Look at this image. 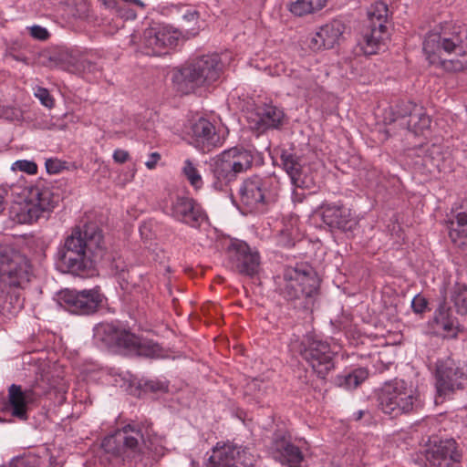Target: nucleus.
<instances>
[{
    "label": "nucleus",
    "instance_id": "nucleus-1",
    "mask_svg": "<svg viewBox=\"0 0 467 467\" xmlns=\"http://www.w3.org/2000/svg\"><path fill=\"white\" fill-rule=\"evenodd\" d=\"M105 255L102 229L96 223H87L75 226L66 236L57 248L56 265L62 273L85 277L93 275Z\"/></svg>",
    "mask_w": 467,
    "mask_h": 467
},
{
    "label": "nucleus",
    "instance_id": "nucleus-2",
    "mask_svg": "<svg viewBox=\"0 0 467 467\" xmlns=\"http://www.w3.org/2000/svg\"><path fill=\"white\" fill-rule=\"evenodd\" d=\"M152 423L149 420H132L106 436L101 447L115 457L130 458L144 465L152 464L164 454V447L155 443Z\"/></svg>",
    "mask_w": 467,
    "mask_h": 467
},
{
    "label": "nucleus",
    "instance_id": "nucleus-3",
    "mask_svg": "<svg viewBox=\"0 0 467 467\" xmlns=\"http://www.w3.org/2000/svg\"><path fill=\"white\" fill-rule=\"evenodd\" d=\"M93 340L99 348L127 357L158 358L163 348L152 339L141 337L119 322H101L93 329Z\"/></svg>",
    "mask_w": 467,
    "mask_h": 467
},
{
    "label": "nucleus",
    "instance_id": "nucleus-4",
    "mask_svg": "<svg viewBox=\"0 0 467 467\" xmlns=\"http://www.w3.org/2000/svg\"><path fill=\"white\" fill-rule=\"evenodd\" d=\"M467 35L459 26L429 34L423 41V52L430 64L446 71L467 69Z\"/></svg>",
    "mask_w": 467,
    "mask_h": 467
},
{
    "label": "nucleus",
    "instance_id": "nucleus-5",
    "mask_svg": "<svg viewBox=\"0 0 467 467\" xmlns=\"http://www.w3.org/2000/svg\"><path fill=\"white\" fill-rule=\"evenodd\" d=\"M275 291L295 308L309 309L320 287V278L314 267L306 262L285 266L276 276Z\"/></svg>",
    "mask_w": 467,
    "mask_h": 467
},
{
    "label": "nucleus",
    "instance_id": "nucleus-6",
    "mask_svg": "<svg viewBox=\"0 0 467 467\" xmlns=\"http://www.w3.org/2000/svg\"><path fill=\"white\" fill-rule=\"evenodd\" d=\"M222 71L223 62L217 53L203 55L174 68L171 81L177 92L189 95L214 83Z\"/></svg>",
    "mask_w": 467,
    "mask_h": 467
},
{
    "label": "nucleus",
    "instance_id": "nucleus-7",
    "mask_svg": "<svg viewBox=\"0 0 467 467\" xmlns=\"http://www.w3.org/2000/svg\"><path fill=\"white\" fill-rule=\"evenodd\" d=\"M25 204L17 213L20 223H34L40 219L47 220L60 202V195L43 180L24 189Z\"/></svg>",
    "mask_w": 467,
    "mask_h": 467
},
{
    "label": "nucleus",
    "instance_id": "nucleus-8",
    "mask_svg": "<svg viewBox=\"0 0 467 467\" xmlns=\"http://www.w3.org/2000/svg\"><path fill=\"white\" fill-rule=\"evenodd\" d=\"M378 407L390 418L416 412L423 407V401L416 389H408L403 379L387 382L378 394Z\"/></svg>",
    "mask_w": 467,
    "mask_h": 467
},
{
    "label": "nucleus",
    "instance_id": "nucleus-9",
    "mask_svg": "<svg viewBox=\"0 0 467 467\" xmlns=\"http://www.w3.org/2000/svg\"><path fill=\"white\" fill-rule=\"evenodd\" d=\"M57 304L65 311L77 316L90 317L97 314L107 302L100 286L89 289H63L57 294Z\"/></svg>",
    "mask_w": 467,
    "mask_h": 467
},
{
    "label": "nucleus",
    "instance_id": "nucleus-10",
    "mask_svg": "<svg viewBox=\"0 0 467 467\" xmlns=\"http://www.w3.org/2000/svg\"><path fill=\"white\" fill-rule=\"evenodd\" d=\"M298 351L319 379H325L335 368L337 352L327 340L307 335L302 339Z\"/></svg>",
    "mask_w": 467,
    "mask_h": 467
},
{
    "label": "nucleus",
    "instance_id": "nucleus-11",
    "mask_svg": "<svg viewBox=\"0 0 467 467\" xmlns=\"http://www.w3.org/2000/svg\"><path fill=\"white\" fill-rule=\"evenodd\" d=\"M467 386V373L461 364L451 358L438 359L435 368L436 403L451 399Z\"/></svg>",
    "mask_w": 467,
    "mask_h": 467
},
{
    "label": "nucleus",
    "instance_id": "nucleus-12",
    "mask_svg": "<svg viewBox=\"0 0 467 467\" xmlns=\"http://www.w3.org/2000/svg\"><path fill=\"white\" fill-rule=\"evenodd\" d=\"M182 37L181 29L169 24L152 22L143 31L142 48L147 56L160 57L174 49Z\"/></svg>",
    "mask_w": 467,
    "mask_h": 467
},
{
    "label": "nucleus",
    "instance_id": "nucleus-13",
    "mask_svg": "<svg viewBox=\"0 0 467 467\" xmlns=\"http://www.w3.org/2000/svg\"><path fill=\"white\" fill-rule=\"evenodd\" d=\"M227 265L238 274L254 277L260 266V255L253 251L247 243L239 239H232L226 248Z\"/></svg>",
    "mask_w": 467,
    "mask_h": 467
},
{
    "label": "nucleus",
    "instance_id": "nucleus-14",
    "mask_svg": "<svg viewBox=\"0 0 467 467\" xmlns=\"http://www.w3.org/2000/svg\"><path fill=\"white\" fill-rule=\"evenodd\" d=\"M100 264L109 268L121 290L130 293L143 286V274L139 273L133 264L126 262L118 253L107 251V255Z\"/></svg>",
    "mask_w": 467,
    "mask_h": 467
},
{
    "label": "nucleus",
    "instance_id": "nucleus-15",
    "mask_svg": "<svg viewBox=\"0 0 467 467\" xmlns=\"http://www.w3.org/2000/svg\"><path fill=\"white\" fill-rule=\"evenodd\" d=\"M321 220L331 231L338 230L348 237H353L358 229V221L350 209L341 202H323L320 206Z\"/></svg>",
    "mask_w": 467,
    "mask_h": 467
},
{
    "label": "nucleus",
    "instance_id": "nucleus-16",
    "mask_svg": "<svg viewBox=\"0 0 467 467\" xmlns=\"http://www.w3.org/2000/svg\"><path fill=\"white\" fill-rule=\"evenodd\" d=\"M281 166L289 176L295 188L311 190L316 186V177L311 168L301 163V158L292 149L280 150Z\"/></svg>",
    "mask_w": 467,
    "mask_h": 467
},
{
    "label": "nucleus",
    "instance_id": "nucleus-17",
    "mask_svg": "<svg viewBox=\"0 0 467 467\" xmlns=\"http://www.w3.org/2000/svg\"><path fill=\"white\" fill-rule=\"evenodd\" d=\"M163 211L174 220L192 228L200 227L206 217L202 206L188 196L177 195Z\"/></svg>",
    "mask_w": 467,
    "mask_h": 467
},
{
    "label": "nucleus",
    "instance_id": "nucleus-18",
    "mask_svg": "<svg viewBox=\"0 0 467 467\" xmlns=\"http://www.w3.org/2000/svg\"><path fill=\"white\" fill-rule=\"evenodd\" d=\"M253 464L254 457L247 447L226 443L213 450L206 467H250Z\"/></svg>",
    "mask_w": 467,
    "mask_h": 467
},
{
    "label": "nucleus",
    "instance_id": "nucleus-19",
    "mask_svg": "<svg viewBox=\"0 0 467 467\" xmlns=\"http://www.w3.org/2000/svg\"><path fill=\"white\" fill-rule=\"evenodd\" d=\"M426 467H461L462 453L453 439L440 441L426 451Z\"/></svg>",
    "mask_w": 467,
    "mask_h": 467
},
{
    "label": "nucleus",
    "instance_id": "nucleus-20",
    "mask_svg": "<svg viewBox=\"0 0 467 467\" xmlns=\"http://www.w3.org/2000/svg\"><path fill=\"white\" fill-rule=\"evenodd\" d=\"M288 122L284 109L273 103H264L257 106L254 118H250L249 123L252 130L258 133L268 130H281Z\"/></svg>",
    "mask_w": 467,
    "mask_h": 467
},
{
    "label": "nucleus",
    "instance_id": "nucleus-21",
    "mask_svg": "<svg viewBox=\"0 0 467 467\" xmlns=\"http://www.w3.org/2000/svg\"><path fill=\"white\" fill-rule=\"evenodd\" d=\"M7 401L2 410L9 411L11 416L20 421L28 420L29 406L36 400V394L31 388L11 384L8 387Z\"/></svg>",
    "mask_w": 467,
    "mask_h": 467
},
{
    "label": "nucleus",
    "instance_id": "nucleus-22",
    "mask_svg": "<svg viewBox=\"0 0 467 467\" xmlns=\"http://www.w3.org/2000/svg\"><path fill=\"white\" fill-rule=\"evenodd\" d=\"M208 181L211 187L218 192H227L231 190V183L235 182L240 174L231 161L223 158L221 153L208 162Z\"/></svg>",
    "mask_w": 467,
    "mask_h": 467
},
{
    "label": "nucleus",
    "instance_id": "nucleus-23",
    "mask_svg": "<svg viewBox=\"0 0 467 467\" xmlns=\"http://www.w3.org/2000/svg\"><path fill=\"white\" fill-rule=\"evenodd\" d=\"M271 450L281 463L289 467H296L304 460L301 450L292 443L291 435L285 429H277L273 433Z\"/></svg>",
    "mask_w": 467,
    "mask_h": 467
},
{
    "label": "nucleus",
    "instance_id": "nucleus-24",
    "mask_svg": "<svg viewBox=\"0 0 467 467\" xmlns=\"http://www.w3.org/2000/svg\"><path fill=\"white\" fill-rule=\"evenodd\" d=\"M271 178H261L257 175L244 180L238 190L242 203L250 210L257 209L265 204L266 191L271 184Z\"/></svg>",
    "mask_w": 467,
    "mask_h": 467
},
{
    "label": "nucleus",
    "instance_id": "nucleus-25",
    "mask_svg": "<svg viewBox=\"0 0 467 467\" xmlns=\"http://www.w3.org/2000/svg\"><path fill=\"white\" fill-rule=\"evenodd\" d=\"M191 144L202 152H209L222 145V139L214 125L204 118L199 119L191 127Z\"/></svg>",
    "mask_w": 467,
    "mask_h": 467
},
{
    "label": "nucleus",
    "instance_id": "nucleus-26",
    "mask_svg": "<svg viewBox=\"0 0 467 467\" xmlns=\"http://www.w3.org/2000/svg\"><path fill=\"white\" fill-rule=\"evenodd\" d=\"M451 213L452 218L447 221L449 238L454 246L467 252V201Z\"/></svg>",
    "mask_w": 467,
    "mask_h": 467
},
{
    "label": "nucleus",
    "instance_id": "nucleus-27",
    "mask_svg": "<svg viewBox=\"0 0 467 467\" xmlns=\"http://www.w3.org/2000/svg\"><path fill=\"white\" fill-rule=\"evenodd\" d=\"M223 158L231 161V164L241 174L251 169L254 164L263 163V155L255 149L235 146L222 152Z\"/></svg>",
    "mask_w": 467,
    "mask_h": 467
},
{
    "label": "nucleus",
    "instance_id": "nucleus-28",
    "mask_svg": "<svg viewBox=\"0 0 467 467\" xmlns=\"http://www.w3.org/2000/svg\"><path fill=\"white\" fill-rule=\"evenodd\" d=\"M386 36V31H379L375 26H367L358 38L357 54H363L365 56L377 54L384 45Z\"/></svg>",
    "mask_w": 467,
    "mask_h": 467
},
{
    "label": "nucleus",
    "instance_id": "nucleus-29",
    "mask_svg": "<svg viewBox=\"0 0 467 467\" xmlns=\"http://www.w3.org/2000/svg\"><path fill=\"white\" fill-rule=\"evenodd\" d=\"M433 322L437 332H442L444 337H455L459 332V321L452 317L451 309L445 300L436 310Z\"/></svg>",
    "mask_w": 467,
    "mask_h": 467
},
{
    "label": "nucleus",
    "instance_id": "nucleus-30",
    "mask_svg": "<svg viewBox=\"0 0 467 467\" xmlns=\"http://www.w3.org/2000/svg\"><path fill=\"white\" fill-rule=\"evenodd\" d=\"M368 377V369L363 367H358L351 369L349 372L337 375L333 379V383L346 389H354L365 381Z\"/></svg>",
    "mask_w": 467,
    "mask_h": 467
},
{
    "label": "nucleus",
    "instance_id": "nucleus-31",
    "mask_svg": "<svg viewBox=\"0 0 467 467\" xmlns=\"http://www.w3.org/2000/svg\"><path fill=\"white\" fill-rule=\"evenodd\" d=\"M419 105L410 100H399L386 110L384 121L391 124L399 119L410 118Z\"/></svg>",
    "mask_w": 467,
    "mask_h": 467
},
{
    "label": "nucleus",
    "instance_id": "nucleus-32",
    "mask_svg": "<svg viewBox=\"0 0 467 467\" xmlns=\"http://www.w3.org/2000/svg\"><path fill=\"white\" fill-rule=\"evenodd\" d=\"M327 0H295L287 3V9L295 16H304L316 13L325 7Z\"/></svg>",
    "mask_w": 467,
    "mask_h": 467
},
{
    "label": "nucleus",
    "instance_id": "nucleus-33",
    "mask_svg": "<svg viewBox=\"0 0 467 467\" xmlns=\"http://www.w3.org/2000/svg\"><path fill=\"white\" fill-rule=\"evenodd\" d=\"M345 30V25L339 20H334L319 28L324 40L325 49H330L338 42Z\"/></svg>",
    "mask_w": 467,
    "mask_h": 467
},
{
    "label": "nucleus",
    "instance_id": "nucleus-34",
    "mask_svg": "<svg viewBox=\"0 0 467 467\" xmlns=\"http://www.w3.org/2000/svg\"><path fill=\"white\" fill-rule=\"evenodd\" d=\"M368 26H375L379 31H386V23L389 17V8L387 4L378 1L372 4L368 11Z\"/></svg>",
    "mask_w": 467,
    "mask_h": 467
},
{
    "label": "nucleus",
    "instance_id": "nucleus-35",
    "mask_svg": "<svg viewBox=\"0 0 467 467\" xmlns=\"http://www.w3.org/2000/svg\"><path fill=\"white\" fill-rule=\"evenodd\" d=\"M431 118L422 106L419 105L406 122L407 130L415 135L421 134L431 126Z\"/></svg>",
    "mask_w": 467,
    "mask_h": 467
},
{
    "label": "nucleus",
    "instance_id": "nucleus-36",
    "mask_svg": "<svg viewBox=\"0 0 467 467\" xmlns=\"http://www.w3.org/2000/svg\"><path fill=\"white\" fill-rule=\"evenodd\" d=\"M76 70L89 80H96L102 76V66L99 60L80 57L76 62Z\"/></svg>",
    "mask_w": 467,
    "mask_h": 467
},
{
    "label": "nucleus",
    "instance_id": "nucleus-37",
    "mask_svg": "<svg viewBox=\"0 0 467 467\" xmlns=\"http://www.w3.org/2000/svg\"><path fill=\"white\" fill-rule=\"evenodd\" d=\"M450 302L453 304L457 314H467V286L456 283L450 292Z\"/></svg>",
    "mask_w": 467,
    "mask_h": 467
},
{
    "label": "nucleus",
    "instance_id": "nucleus-38",
    "mask_svg": "<svg viewBox=\"0 0 467 467\" xmlns=\"http://www.w3.org/2000/svg\"><path fill=\"white\" fill-rule=\"evenodd\" d=\"M182 172L184 177L187 179L189 183L195 189L199 190L203 185V181L200 171H198L196 165L190 160L187 159L183 161V166L182 169Z\"/></svg>",
    "mask_w": 467,
    "mask_h": 467
},
{
    "label": "nucleus",
    "instance_id": "nucleus-39",
    "mask_svg": "<svg viewBox=\"0 0 467 467\" xmlns=\"http://www.w3.org/2000/svg\"><path fill=\"white\" fill-rule=\"evenodd\" d=\"M21 45L18 43H14L9 46L5 50V57L11 58L15 61L21 62L26 66L29 65V57L20 52Z\"/></svg>",
    "mask_w": 467,
    "mask_h": 467
},
{
    "label": "nucleus",
    "instance_id": "nucleus-40",
    "mask_svg": "<svg viewBox=\"0 0 467 467\" xmlns=\"http://www.w3.org/2000/svg\"><path fill=\"white\" fill-rule=\"evenodd\" d=\"M13 171H24L27 174L33 175L37 172V165L33 161L18 160L12 164Z\"/></svg>",
    "mask_w": 467,
    "mask_h": 467
},
{
    "label": "nucleus",
    "instance_id": "nucleus-41",
    "mask_svg": "<svg viewBox=\"0 0 467 467\" xmlns=\"http://www.w3.org/2000/svg\"><path fill=\"white\" fill-rule=\"evenodd\" d=\"M141 388L145 391H150L152 393L156 392H168L169 385L165 381H161L159 379H149L145 380L141 385Z\"/></svg>",
    "mask_w": 467,
    "mask_h": 467
},
{
    "label": "nucleus",
    "instance_id": "nucleus-42",
    "mask_svg": "<svg viewBox=\"0 0 467 467\" xmlns=\"http://www.w3.org/2000/svg\"><path fill=\"white\" fill-rule=\"evenodd\" d=\"M27 30L29 35L36 40L39 41H47L50 37V34L48 30L41 26L34 25L32 26H28Z\"/></svg>",
    "mask_w": 467,
    "mask_h": 467
},
{
    "label": "nucleus",
    "instance_id": "nucleus-43",
    "mask_svg": "<svg viewBox=\"0 0 467 467\" xmlns=\"http://www.w3.org/2000/svg\"><path fill=\"white\" fill-rule=\"evenodd\" d=\"M35 96L40 100L41 104L48 109L54 107V99L50 95L49 91L41 87H37L35 91Z\"/></svg>",
    "mask_w": 467,
    "mask_h": 467
},
{
    "label": "nucleus",
    "instance_id": "nucleus-44",
    "mask_svg": "<svg viewBox=\"0 0 467 467\" xmlns=\"http://www.w3.org/2000/svg\"><path fill=\"white\" fill-rule=\"evenodd\" d=\"M182 17L183 22L187 24L186 26L189 27V29H193V27L191 26H194L198 23L200 14L195 9L186 8L182 13ZM186 30H188V28Z\"/></svg>",
    "mask_w": 467,
    "mask_h": 467
},
{
    "label": "nucleus",
    "instance_id": "nucleus-45",
    "mask_svg": "<svg viewBox=\"0 0 467 467\" xmlns=\"http://www.w3.org/2000/svg\"><path fill=\"white\" fill-rule=\"evenodd\" d=\"M66 161H62L58 159H47L46 161V170L49 174H57L64 169H66Z\"/></svg>",
    "mask_w": 467,
    "mask_h": 467
},
{
    "label": "nucleus",
    "instance_id": "nucleus-46",
    "mask_svg": "<svg viewBox=\"0 0 467 467\" xmlns=\"http://www.w3.org/2000/svg\"><path fill=\"white\" fill-rule=\"evenodd\" d=\"M306 43L310 49L313 51L320 50L321 48H325L324 40L322 39L320 36L319 30L310 34L306 37Z\"/></svg>",
    "mask_w": 467,
    "mask_h": 467
},
{
    "label": "nucleus",
    "instance_id": "nucleus-47",
    "mask_svg": "<svg viewBox=\"0 0 467 467\" xmlns=\"http://www.w3.org/2000/svg\"><path fill=\"white\" fill-rule=\"evenodd\" d=\"M428 306V301L425 297L420 296V295L414 296L411 301V307L413 311L417 314H422L425 312Z\"/></svg>",
    "mask_w": 467,
    "mask_h": 467
},
{
    "label": "nucleus",
    "instance_id": "nucleus-48",
    "mask_svg": "<svg viewBox=\"0 0 467 467\" xmlns=\"http://www.w3.org/2000/svg\"><path fill=\"white\" fill-rule=\"evenodd\" d=\"M113 160L116 163H125L130 159V154L127 150L117 149L113 152Z\"/></svg>",
    "mask_w": 467,
    "mask_h": 467
},
{
    "label": "nucleus",
    "instance_id": "nucleus-49",
    "mask_svg": "<svg viewBox=\"0 0 467 467\" xmlns=\"http://www.w3.org/2000/svg\"><path fill=\"white\" fill-rule=\"evenodd\" d=\"M5 118L10 120H20L23 118L21 110L17 109H8L5 110Z\"/></svg>",
    "mask_w": 467,
    "mask_h": 467
},
{
    "label": "nucleus",
    "instance_id": "nucleus-50",
    "mask_svg": "<svg viewBox=\"0 0 467 467\" xmlns=\"http://www.w3.org/2000/svg\"><path fill=\"white\" fill-rule=\"evenodd\" d=\"M279 244L285 247H292L295 245V241L293 238L290 237V235L285 233L282 232L281 236L279 238Z\"/></svg>",
    "mask_w": 467,
    "mask_h": 467
},
{
    "label": "nucleus",
    "instance_id": "nucleus-51",
    "mask_svg": "<svg viewBox=\"0 0 467 467\" xmlns=\"http://www.w3.org/2000/svg\"><path fill=\"white\" fill-rule=\"evenodd\" d=\"M161 155L158 152H152L149 160L145 162L148 169L152 170L156 167L157 162L160 161Z\"/></svg>",
    "mask_w": 467,
    "mask_h": 467
},
{
    "label": "nucleus",
    "instance_id": "nucleus-52",
    "mask_svg": "<svg viewBox=\"0 0 467 467\" xmlns=\"http://www.w3.org/2000/svg\"><path fill=\"white\" fill-rule=\"evenodd\" d=\"M102 5L109 9H116L119 7V0H100Z\"/></svg>",
    "mask_w": 467,
    "mask_h": 467
},
{
    "label": "nucleus",
    "instance_id": "nucleus-53",
    "mask_svg": "<svg viewBox=\"0 0 467 467\" xmlns=\"http://www.w3.org/2000/svg\"><path fill=\"white\" fill-rule=\"evenodd\" d=\"M298 189L299 188L294 189L293 193H292V198H293L294 202H302L306 196H305L304 192H299Z\"/></svg>",
    "mask_w": 467,
    "mask_h": 467
},
{
    "label": "nucleus",
    "instance_id": "nucleus-54",
    "mask_svg": "<svg viewBox=\"0 0 467 467\" xmlns=\"http://www.w3.org/2000/svg\"><path fill=\"white\" fill-rule=\"evenodd\" d=\"M121 1L128 5L137 6L140 9H143L145 7V5L141 0H121Z\"/></svg>",
    "mask_w": 467,
    "mask_h": 467
},
{
    "label": "nucleus",
    "instance_id": "nucleus-55",
    "mask_svg": "<svg viewBox=\"0 0 467 467\" xmlns=\"http://www.w3.org/2000/svg\"><path fill=\"white\" fill-rule=\"evenodd\" d=\"M365 414H369V412L368 410H360L353 414V419L357 421L360 420Z\"/></svg>",
    "mask_w": 467,
    "mask_h": 467
},
{
    "label": "nucleus",
    "instance_id": "nucleus-56",
    "mask_svg": "<svg viewBox=\"0 0 467 467\" xmlns=\"http://www.w3.org/2000/svg\"><path fill=\"white\" fill-rule=\"evenodd\" d=\"M5 195H4V192L2 191H0V213H3V211L5 210Z\"/></svg>",
    "mask_w": 467,
    "mask_h": 467
},
{
    "label": "nucleus",
    "instance_id": "nucleus-57",
    "mask_svg": "<svg viewBox=\"0 0 467 467\" xmlns=\"http://www.w3.org/2000/svg\"><path fill=\"white\" fill-rule=\"evenodd\" d=\"M57 464V459L54 456H50L49 458V466L48 467H54Z\"/></svg>",
    "mask_w": 467,
    "mask_h": 467
},
{
    "label": "nucleus",
    "instance_id": "nucleus-58",
    "mask_svg": "<svg viewBox=\"0 0 467 467\" xmlns=\"http://www.w3.org/2000/svg\"><path fill=\"white\" fill-rule=\"evenodd\" d=\"M12 421H13L12 420H5V419L0 417V422H2V423L3 422H12Z\"/></svg>",
    "mask_w": 467,
    "mask_h": 467
}]
</instances>
